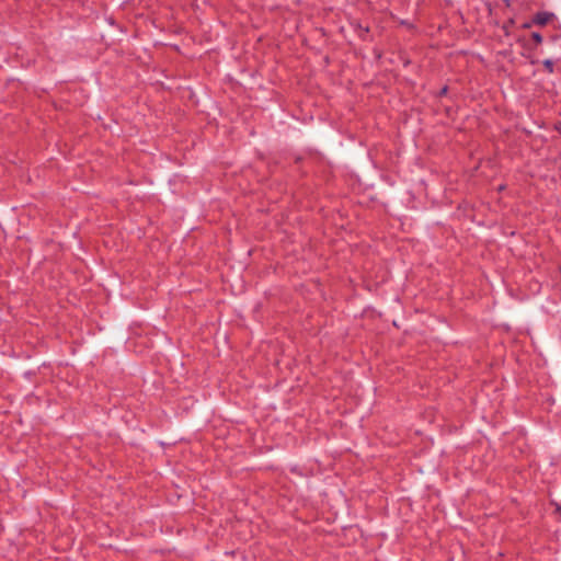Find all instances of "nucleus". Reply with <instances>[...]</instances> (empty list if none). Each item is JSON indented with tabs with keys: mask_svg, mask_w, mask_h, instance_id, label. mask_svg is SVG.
Segmentation results:
<instances>
[{
	"mask_svg": "<svg viewBox=\"0 0 561 561\" xmlns=\"http://www.w3.org/2000/svg\"><path fill=\"white\" fill-rule=\"evenodd\" d=\"M543 66L546 69H548L550 72L553 71V62L550 59H547L543 61Z\"/></svg>",
	"mask_w": 561,
	"mask_h": 561,
	"instance_id": "f257e3e1",
	"label": "nucleus"
},
{
	"mask_svg": "<svg viewBox=\"0 0 561 561\" xmlns=\"http://www.w3.org/2000/svg\"><path fill=\"white\" fill-rule=\"evenodd\" d=\"M537 22H538L539 24H545V23L547 22V18H546V16H540V15H538V16H537Z\"/></svg>",
	"mask_w": 561,
	"mask_h": 561,
	"instance_id": "7ed1b4c3",
	"label": "nucleus"
},
{
	"mask_svg": "<svg viewBox=\"0 0 561 561\" xmlns=\"http://www.w3.org/2000/svg\"><path fill=\"white\" fill-rule=\"evenodd\" d=\"M531 37L537 44H540L542 42V36L539 33H533Z\"/></svg>",
	"mask_w": 561,
	"mask_h": 561,
	"instance_id": "f03ea898",
	"label": "nucleus"
},
{
	"mask_svg": "<svg viewBox=\"0 0 561 561\" xmlns=\"http://www.w3.org/2000/svg\"><path fill=\"white\" fill-rule=\"evenodd\" d=\"M557 510H558L559 512H561V506H557Z\"/></svg>",
	"mask_w": 561,
	"mask_h": 561,
	"instance_id": "20e7f679",
	"label": "nucleus"
}]
</instances>
